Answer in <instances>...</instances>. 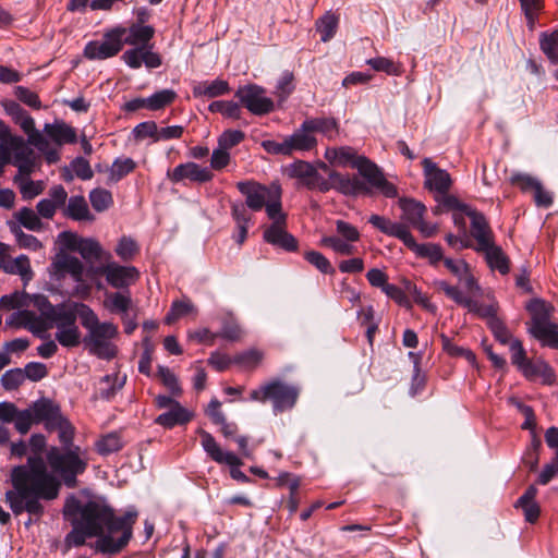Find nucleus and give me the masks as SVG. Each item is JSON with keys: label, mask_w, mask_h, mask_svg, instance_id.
I'll return each mask as SVG.
<instances>
[{"label": "nucleus", "mask_w": 558, "mask_h": 558, "mask_svg": "<svg viewBox=\"0 0 558 558\" xmlns=\"http://www.w3.org/2000/svg\"><path fill=\"white\" fill-rule=\"evenodd\" d=\"M51 447L47 462L50 473L41 458L29 457L26 464L13 466L10 472L11 489L5 492V502L15 515L27 512L39 519L45 507L41 500H53L59 496L61 481L69 488L77 485V476L88 466V452L73 444Z\"/></svg>", "instance_id": "f257e3e1"}, {"label": "nucleus", "mask_w": 558, "mask_h": 558, "mask_svg": "<svg viewBox=\"0 0 558 558\" xmlns=\"http://www.w3.org/2000/svg\"><path fill=\"white\" fill-rule=\"evenodd\" d=\"M124 27H117L104 35L102 40L89 41L84 56L89 60H105L114 57L123 47Z\"/></svg>", "instance_id": "f8f14e48"}, {"label": "nucleus", "mask_w": 558, "mask_h": 558, "mask_svg": "<svg viewBox=\"0 0 558 558\" xmlns=\"http://www.w3.org/2000/svg\"><path fill=\"white\" fill-rule=\"evenodd\" d=\"M264 207L269 219L274 222L286 223V215L281 210V187L278 183H272L271 196Z\"/></svg>", "instance_id": "a19ab883"}, {"label": "nucleus", "mask_w": 558, "mask_h": 558, "mask_svg": "<svg viewBox=\"0 0 558 558\" xmlns=\"http://www.w3.org/2000/svg\"><path fill=\"white\" fill-rule=\"evenodd\" d=\"M157 376L161 384L169 390V392L175 397L181 396L182 388L179 384L175 374L167 366L158 365Z\"/></svg>", "instance_id": "864d4df0"}, {"label": "nucleus", "mask_w": 558, "mask_h": 558, "mask_svg": "<svg viewBox=\"0 0 558 558\" xmlns=\"http://www.w3.org/2000/svg\"><path fill=\"white\" fill-rule=\"evenodd\" d=\"M135 168L136 162L132 158H117L109 170L108 180L111 183H117L125 175L134 171Z\"/></svg>", "instance_id": "09e8293b"}, {"label": "nucleus", "mask_w": 558, "mask_h": 558, "mask_svg": "<svg viewBox=\"0 0 558 558\" xmlns=\"http://www.w3.org/2000/svg\"><path fill=\"white\" fill-rule=\"evenodd\" d=\"M10 149L13 151V165L17 167L20 175H31L40 165V156L25 143L23 137H11Z\"/></svg>", "instance_id": "f3484780"}, {"label": "nucleus", "mask_w": 558, "mask_h": 558, "mask_svg": "<svg viewBox=\"0 0 558 558\" xmlns=\"http://www.w3.org/2000/svg\"><path fill=\"white\" fill-rule=\"evenodd\" d=\"M526 310L531 314L529 323V332L543 345L558 349V326L550 322L553 306L541 299L532 300Z\"/></svg>", "instance_id": "0eeeda50"}, {"label": "nucleus", "mask_w": 558, "mask_h": 558, "mask_svg": "<svg viewBox=\"0 0 558 558\" xmlns=\"http://www.w3.org/2000/svg\"><path fill=\"white\" fill-rule=\"evenodd\" d=\"M0 422L3 424L14 423V428L21 435L29 432L31 416L26 409L20 410L14 403L0 402Z\"/></svg>", "instance_id": "4be33fe9"}, {"label": "nucleus", "mask_w": 558, "mask_h": 558, "mask_svg": "<svg viewBox=\"0 0 558 558\" xmlns=\"http://www.w3.org/2000/svg\"><path fill=\"white\" fill-rule=\"evenodd\" d=\"M338 21L335 14L327 12L316 22L317 32L320 34L322 41L326 43L335 36Z\"/></svg>", "instance_id": "3c124183"}, {"label": "nucleus", "mask_w": 558, "mask_h": 558, "mask_svg": "<svg viewBox=\"0 0 558 558\" xmlns=\"http://www.w3.org/2000/svg\"><path fill=\"white\" fill-rule=\"evenodd\" d=\"M336 231L338 235L323 236L319 245L329 247L340 255H352L355 251L353 243L360 240L359 230L344 220H337Z\"/></svg>", "instance_id": "ddd939ff"}, {"label": "nucleus", "mask_w": 558, "mask_h": 558, "mask_svg": "<svg viewBox=\"0 0 558 558\" xmlns=\"http://www.w3.org/2000/svg\"><path fill=\"white\" fill-rule=\"evenodd\" d=\"M456 304L485 319L496 340L510 344L513 338L504 322L497 317L498 302L489 291H484L478 286L471 267L464 260H456Z\"/></svg>", "instance_id": "7ed1b4c3"}, {"label": "nucleus", "mask_w": 558, "mask_h": 558, "mask_svg": "<svg viewBox=\"0 0 558 558\" xmlns=\"http://www.w3.org/2000/svg\"><path fill=\"white\" fill-rule=\"evenodd\" d=\"M537 488L531 485L525 493L515 501L514 507L521 508L527 522L534 523L539 517V506L535 502Z\"/></svg>", "instance_id": "c9c22d12"}, {"label": "nucleus", "mask_w": 558, "mask_h": 558, "mask_svg": "<svg viewBox=\"0 0 558 558\" xmlns=\"http://www.w3.org/2000/svg\"><path fill=\"white\" fill-rule=\"evenodd\" d=\"M82 306L88 305L81 302L65 303L48 320V329L56 328L54 339L63 348H76L82 342V332L77 325V318L82 322Z\"/></svg>", "instance_id": "423d86ee"}, {"label": "nucleus", "mask_w": 558, "mask_h": 558, "mask_svg": "<svg viewBox=\"0 0 558 558\" xmlns=\"http://www.w3.org/2000/svg\"><path fill=\"white\" fill-rule=\"evenodd\" d=\"M137 243L131 238L123 235L116 247V254L124 262L131 260L138 253Z\"/></svg>", "instance_id": "4d7b16f0"}, {"label": "nucleus", "mask_w": 558, "mask_h": 558, "mask_svg": "<svg viewBox=\"0 0 558 558\" xmlns=\"http://www.w3.org/2000/svg\"><path fill=\"white\" fill-rule=\"evenodd\" d=\"M230 92L229 83L225 80L216 78L214 81L197 82L193 86V96L195 98H215L226 95Z\"/></svg>", "instance_id": "2f4dec72"}, {"label": "nucleus", "mask_w": 558, "mask_h": 558, "mask_svg": "<svg viewBox=\"0 0 558 558\" xmlns=\"http://www.w3.org/2000/svg\"><path fill=\"white\" fill-rule=\"evenodd\" d=\"M424 173V186L433 193L437 203L435 213H448L453 210V196L449 194L452 183L451 175L444 169H440L429 158L422 161Z\"/></svg>", "instance_id": "6e6552de"}, {"label": "nucleus", "mask_w": 558, "mask_h": 558, "mask_svg": "<svg viewBox=\"0 0 558 558\" xmlns=\"http://www.w3.org/2000/svg\"><path fill=\"white\" fill-rule=\"evenodd\" d=\"M294 75L290 71H284L276 85V94L280 99H286L294 89Z\"/></svg>", "instance_id": "774afa93"}, {"label": "nucleus", "mask_w": 558, "mask_h": 558, "mask_svg": "<svg viewBox=\"0 0 558 558\" xmlns=\"http://www.w3.org/2000/svg\"><path fill=\"white\" fill-rule=\"evenodd\" d=\"M20 325L28 329L40 339H47L48 322L33 311L24 310L19 312Z\"/></svg>", "instance_id": "72a5a7b5"}, {"label": "nucleus", "mask_w": 558, "mask_h": 558, "mask_svg": "<svg viewBox=\"0 0 558 558\" xmlns=\"http://www.w3.org/2000/svg\"><path fill=\"white\" fill-rule=\"evenodd\" d=\"M304 129L311 130L312 133H320L329 140L335 138L339 133L336 119L327 117L306 119L304 121Z\"/></svg>", "instance_id": "e433bc0d"}, {"label": "nucleus", "mask_w": 558, "mask_h": 558, "mask_svg": "<svg viewBox=\"0 0 558 558\" xmlns=\"http://www.w3.org/2000/svg\"><path fill=\"white\" fill-rule=\"evenodd\" d=\"M73 250L80 253V255L86 260V262H96L106 259H111L110 253H105L101 245L98 241L94 239H78L75 241V244L73 245Z\"/></svg>", "instance_id": "c756f323"}, {"label": "nucleus", "mask_w": 558, "mask_h": 558, "mask_svg": "<svg viewBox=\"0 0 558 558\" xmlns=\"http://www.w3.org/2000/svg\"><path fill=\"white\" fill-rule=\"evenodd\" d=\"M24 373L22 368L7 371L1 377V384L7 390H14L24 383Z\"/></svg>", "instance_id": "69168bd1"}, {"label": "nucleus", "mask_w": 558, "mask_h": 558, "mask_svg": "<svg viewBox=\"0 0 558 558\" xmlns=\"http://www.w3.org/2000/svg\"><path fill=\"white\" fill-rule=\"evenodd\" d=\"M329 177L331 179V190H336L343 195L355 196L369 193L368 186L357 177L341 174L333 170L329 171Z\"/></svg>", "instance_id": "5701e85b"}, {"label": "nucleus", "mask_w": 558, "mask_h": 558, "mask_svg": "<svg viewBox=\"0 0 558 558\" xmlns=\"http://www.w3.org/2000/svg\"><path fill=\"white\" fill-rule=\"evenodd\" d=\"M155 29L149 25L133 24L125 28L123 44L137 47H146L154 37Z\"/></svg>", "instance_id": "473e14b6"}, {"label": "nucleus", "mask_w": 558, "mask_h": 558, "mask_svg": "<svg viewBox=\"0 0 558 558\" xmlns=\"http://www.w3.org/2000/svg\"><path fill=\"white\" fill-rule=\"evenodd\" d=\"M82 326L87 330L83 342L90 354L104 360L116 356L117 348L111 342L118 335V327L114 324L101 323L90 306H82Z\"/></svg>", "instance_id": "20e7f679"}, {"label": "nucleus", "mask_w": 558, "mask_h": 558, "mask_svg": "<svg viewBox=\"0 0 558 558\" xmlns=\"http://www.w3.org/2000/svg\"><path fill=\"white\" fill-rule=\"evenodd\" d=\"M315 170L316 168L312 163L303 160L294 161L287 169L288 174L291 178L298 179L300 184L306 189L308 187V182L312 181Z\"/></svg>", "instance_id": "c03bdc74"}, {"label": "nucleus", "mask_w": 558, "mask_h": 558, "mask_svg": "<svg viewBox=\"0 0 558 558\" xmlns=\"http://www.w3.org/2000/svg\"><path fill=\"white\" fill-rule=\"evenodd\" d=\"M208 109L211 112H219L227 118L239 119L241 109L239 104L234 101L217 100L213 101Z\"/></svg>", "instance_id": "13d9d810"}, {"label": "nucleus", "mask_w": 558, "mask_h": 558, "mask_svg": "<svg viewBox=\"0 0 558 558\" xmlns=\"http://www.w3.org/2000/svg\"><path fill=\"white\" fill-rule=\"evenodd\" d=\"M11 231L20 247L32 251H38L41 248V242L36 236L23 232L20 227H11Z\"/></svg>", "instance_id": "680f3d73"}, {"label": "nucleus", "mask_w": 558, "mask_h": 558, "mask_svg": "<svg viewBox=\"0 0 558 558\" xmlns=\"http://www.w3.org/2000/svg\"><path fill=\"white\" fill-rule=\"evenodd\" d=\"M367 64L377 72H385L389 75L400 74V69L395 62L385 57H377L367 60Z\"/></svg>", "instance_id": "e2e57ef3"}, {"label": "nucleus", "mask_w": 558, "mask_h": 558, "mask_svg": "<svg viewBox=\"0 0 558 558\" xmlns=\"http://www.w3.org/2000/svg\"><path fill=\"white\" fill-rule=\"evenodd\" d=\"M132 300L129 293L111 292L106 293L105 307L111 313H128Z\"/></svg>", "instance_id": "49530a36"}, {"label": "nucleus", "mask_w": 558, "mask_h": 558, "mask_svg": "<svg viewBox=\"0 0 558 558\" xmlns=\"http://www.w3.org/2000/svg\"><path fill=\"white\" fill-rule=\"evenodd\" d=\"M511 184L518 186L522 192H534L541 182L525 173H513L510 178Z\"/></svg>", "instance_id": "0e129e2a"}, {"label": "nucleus", "mask_w": 558, "mask_h": 558, "mask_svg": "<svg viewBox=\"0 0 558 558\" xmlns=\"http://www.w3.org/2000/svg\"><path fill=\"white\" fill-rule=\"evenodd\" d=\"M522 374L529 379L543 378L545 383L554 380V372L551 367L544 361H529L521 369Z\"/></svg>", "instance_id": "ea45409f"}, {"label": "nucleus", "mask_w": 558, "mask_h": 558, "mask_svg": "<svg viewBox=\"0 0 558 558\" xmlns=\"http://www.w3.org/2000/svg\"><path fill=\"white\" fill-rule=\"evenodd\" d=\"M368 222L384 234L399 239L403 242V244L408 240V236L411 234L408 225L402 222H393L384 216L372 215L368 219Z\"/></svg>", "instance_id": "bb28decb"}, {"label": "nucleus", "mask_w": 558, "mask_h": 558, "mask_svg": "<svg viewBox=\"0 0 558 558\" xmlns=\"http://www.w3.org/2000/svg\"><path fill=\"white\" fill-rule=\"evenodd\" d=\"M288 144H290L291 154L294 150L307 151L317 145V140L313 135L311 130L304 129V122L301 124L292 135L287 137Z\"/></svg>", "instance_id": "4c0bfd02"}, {"label": "nucleus", "mask_w": 558, "mask_h": 558, "mask_svg": "<svg viewBox=\"0 0 558 558\" xmlns=\"http://www.w3.org/2000/svg\"><path fill=\"white\" fill-rule=\"evenodd\" d=\"M300 390L295 386L288 385L281 380H272L250 393V400L266 402L270 400L275 413L292 409L299 398Z\"/></svg>", "instance_id": "1a4fd4ad"}, {"label": "nucleus", "mask_w": 558, "mask_h": 558, "mask_svg": "<svg viewBox=\"0 0 558 558\" xmlns=\"http://www.w3.org/2000/svg\"><path fill=\"white\" fill-rule=\"evenodd\" d=\"M97 275H102L108 284L116 289H126L140 278V271L134 266H122L116 262L107 260L105 265L94 269Z\"/></svg>", "instance_id": "2eb2a0df"}, {"label": "nucleus", "mask_w": 558, "mask_h": 558, "mask_svg": "<svg viewBox=\"0 0 558 558\" xmlns=\"http://www.w3.org/2000/svg\"><path fill=\"white\" fill-rule=\"evenodd\" d=\"M194 310L195 307L190 300H177L172 303L165 320L167 324H172L177 319L192 313Z\"/></svg>", "instance_id": "6e6d98bb"}, {"label": "nucleus", "mask_w": 558, "mask_h": 558, "mask_svg": "<svg viewBox=\"0 0 558 558\" xmlns=\"http://www.w3.org/2000/svg\"><path fill=\"white\" fill-rule=\"evenodd\" d=\"M29 301L21 303L22 305H33L36 307L40 315L48 322L54 317V313L62 308L65 303L53 305L49 302L48 298L43 294H34L26 296Z\"/></svg>", "instance_id": "79ce46f5"}, {"label": "nucleus", "mask_w": 558, "mask_h": 558, "mask_svg": "<svg viewBox=\"0 0 558 558\" xmlns=\"http://www.w3.org/2000/svg\"><path fill=\"white\" fill-rule=\"evenodd\" d=\"M325 158L330 162L340 167L351 166L357 169L355 163L360 159H367L364 156H357L354 148L350 146H341L338 148H327L325 151Z\"/></svg>", "instance_id": "7c9ffc66"}, {"label": "nucleus", "mask_w": 558, "mask_h": 558, "mask_svg": "<svg viewBox=\"0 0 558 558\" xmlns=\"http://www.w3.org/2000/svg\"><path fill=\"white\" fill-rule=\"evenodd\" d=\"M190 412L183 408L180 403H175L174 408H171L169 411L158 415L155 418V423L171 429L177 425H183L191 421Z\"/></svg>", "instance_id": "f704fd0d"}, {"label": "nucleus", "mask_w": 558, "mask_h": 558, "mask_svg": "<svg viewBox=\"0 0 558 558\" xmlns=\"http://www.w3.org/2000/svg\"><path fill=\"white\" fill-rule=\"evenodd\" d=\"M263 357L264 355L260 351L252 349L235 355L233 361L243 367L254 368L262 362Z\"/></svg>", "instance_id": "338daca9"}, {"label": "nucleus", "mask_w": 558, "mask_h": 558, "mask_svg": "<svg viewBox=\"0 0 558 558\" xmlns=\"http://www.w3.org/2000/svg\"><path fill=\"white\" fill-rule=\"evenodd\" d=\"M168 177L173 183L186 179L192 182L205 183L210 181L214 175L209 168L202 167L195 162H186L178 165L172 172H168Z\"/></svg>", "instance_id": "aec40b11"}, {"label": "nucleus", "mask_w": 558, "mask_h": 558, "mask_svg": "<svg viewBox=\"0 0 558 558\" xmlns=\"http://www.w3.org/2000/svg\"><path fill=\"white\" fill-rule=\"evenodd\" d=\"M235 97L255 116H265L275 109L274 100L266 96V89L256 84L240 86L235 92Z\"/></svg>", "instance_id": "4468645a"}, {"label": "nucleus", "mask_w": 558, "mask_h": 558, "mask_svg": "<svg viewBox=\"0 0 558 558\" xmlns=\"http://www.w3.org/2000/svg\"><path fill=\"white\" fill-rule=\"evenodd\" d=\"M44 131L46 135L58 145L75 143L76 141L74 129L63 122L47 123Z\"/></svg>", "instance_id": "58836bf2"}, {"label": "nucleus", "mask_w": 558, "mask_h": 558, "mask_svg": "<svg viewBox=\"0 0 558 558\" xmlns=\"http://www.w3.org/2000/svg\"><path fill=\"white\" fill-rule=\"evenodd\" d=\"M264 240L288 252H293L298 248V241L292 234L287 232L286 223L272 222L264 231Z\"/></svg>", "instance_id": "b1692460"}, {"label": "nucleus", "mask_w": 558, "mask_h": 558, "mask_svg": "<svg viewBox=\"0 0 558 558\" xmlns=\"http://www.w3.org/2000/svg\"><path fill=\"white\" fill-rule=\"evenodd\" d=\"M66 216L73 220H93L94 217L90 214L87 203L83 196H72L69 199L66 211Z\"/></svg>", "instance_id": "37998d69"}, {"label": "nucleus", "mask_w": 558, "mask_h": 558, "mask_svg": "<svg viewBox=\"0 0 558 558\" xmlns=\"http://www.w3.org/2000/svg\"><path fill=\"white\" fill-rule=\"evenodd\" d=\"M236 187L245 196L244 204L253 211L262 210L272 192V183L266 186L255 181L238 182Z\"/></svg>", "instance_id": "6ab92c4d"}, {"label": "nucleus", "mask_w": 558, "mask_h": 558, "mask_svg": "<svg viewBox=\"0 0 558 558\" xmlns=\"http://www.w3.org/2000/svg\"><path fill=\"white\" fill-rule=\"evenodd\" d=\"M198 434L201 436V445L211 460L219 464L229 465L230 476L233 480L241 483L250 482V477L239 469L243 462L235 453L222 450L210 433L199 429Z\"/></svg>", "instance_id": "9d476101"}, {"label": "nucleus", "mask_w": 558, "mask_h": 558, "mask_svg": "<svg viewBox=\"0 0 558 558\" xmlns=\"http://www.w3.org/2000/svg\"><path fill=\"white\" fill-rule=\"evenodd\" d=\"M359 173L374 187L378 189L386 197L393 198L398 195L397 187L386 180L379 168L369 159H360L357 163Z\"/></svg>", "instance_id": "a211bd4d"}, {"label": "nucleus", "mask_w": 558, "mask_h": 558, "mask_svg": "<svg viewBox=\"0 0 558 558\" xmlns=\"http://www.w3.org/2000/svg\"><path fill=\"white\" fill-rule=\"evenodd\" d=\"M31 416L29 429L34 424L43 423L48 432L58 430L61 444H70L74 438V427L62 414L60 405L49 399L40 398L26 409Z\"/></svg>", "instance_id": "39448f33"}, {"label": "nucleus", "mask_w": 558, "mask_h": 558, "mask_svg": "<svg viewBox=\"0 0 558 558\" xmlns=\"http://www.w3.org/2000/svg\"><path fill=\"white\" fill-rule=\"evenodd\" d=\"M89 201L93 208L100 213L109 208L112 204V195L104 189H95L89 193Z\"/></svg>", "instance_id": "bf43d9fd"}, {"label": "nucleus", "mask_w": 558, "mask_h": 558, "mask_svg": "<svg viewBox=\"0 0 558 558\" xmlns=\"http://www.w3.org/2000/svg\"><path fill=\"white\" fill-rule=\"evenodd\" d=\"M126 381V376H120L119 373L106 375L102 383L108 384L107 388L100 390V397L105 400H111L116 393L123 388Z\"/></svg>", "instance_id": "603ef678"}, {"label": "nucleus", "mask_w": 558, "mask_h": 558, "mask_svg": "<svg viewBox=\"0 0 558 558\" xmlns=\"http://www.w3.org/2000/svg\"><path fill=\"white\" fill-rule=\"evenodd\" d=\"M123 61L132 69H140L145 64L148 69H156L161 65V58L151 50V46L129 49L122 54Z\"/></svg>", "instance_id": "412c9836"}, {"label": "nucleus", "mask_w": 558, "mask_h": 558, "mask_svg": "<svg viewBox=\"0 0 558 558\" xmlns=\"http://www.w3.org/2000/svg\"><path fill=\"white\" fill-rule=\"evenodd\" d=\"M137 511L128 510L117 517L108 505L95 500L82 504L76 497L66 498L63 515L72 524V531L65 536L68 547H78L85 544L87 537H97L95 548L106 555L120 553L133 535V525Z\"/></svg>", "instance_id": "f03ea898"}, {"label": "nucleus", "mask_w": 558, "mask_h": 558, "mask_svg": "<svg viewBox=\"0 0 558 558\" xmlns=\"http://www.w3.org/2000/svg\"><path fill=\"white\" fill-rule=\"evenodd\" d=\"M399 206L402 210V220L407 221L409 226L417 229L425 238L433 236L436 232V225H432L424 220L426 207L421 202L412 198H400Z\"/></svg>", "instance_id": "dca6fc26"}, {"label": "nucleus", "mask_w": 558, "mask_h": 558, "mask_svg": "<svg viewBox=\"0 0 558 558\" xmlns=\"http://www.w3.org/2000/svg\"><path fill=\"white\" fill-rule=\"evenodd\" d=\"M304 258L315 268L323 274H335V268L331 266L328 258H326L320 252L307 251L304 253Z\"/></svg>", "instance_id": "052dcab7"}, {"label": "nucleus", "mask_w": 558, "mask_h": 558, "mask_svg": "<svg viewBox=\"0 0 558 558\" xmlns=\"http://www.w3.org/2000/svg\"><path fill=\"white\" fill-rule=\"evenodd\" d=\"M51 267L57 279H61L69 274L76 282L83 280L84 266L77 257L66 254L60 255L53 260Z\"/></svg>", "instance_id": "393cba45"}, {"label": "nucleus", "mask_w": 558, "mask_h": 558, "mask_svg": "<svg viewBox=\"0 0 558 558\" xmlns=\"http://www.w3.org/2000/svg\"><path fill=\"white\" fill-rule=\"evenodd\" d=\"M123 442L118 433H109L96 442V450L101 456H108L121 450Z\"/></svg>", "instance_id": "8fccbe9b"}, {"label": "nucleus", "mask_w": 558, "mask_h": 558, "mask_svg": "<svg viewBox=\"0 0 558 558\" xmlns=\"http://www.w3.org/2000/svg\"><path fill=\"white\" fill-rule=\"evenodd\" d=\"M459 216H466L470 219V233L476 242L474 247H483L495 241L494 232L485 216L456 198V225Z\"/></svg>", "instance_id": "9b49d317"}, {"label": "nucleus", "mask_w": 558, "mask_h": 558, "mask_svg": "<svg viewBox=\"0 0 558 558\" xmlns=\"http://www.w3.org/2000/svg\"><path fill=\"white\" fill-rule=\"evenodd\" d=\"M0 269L9 275L20 276L24 284H27L34 278L31 260L24 254L16 257H12L10 254L5 262L2 263Z\"/></svg>", "instance_id": "cd10ccee"}, {"label": "nucleus", "mask_w": 558, "mask_h": 558, "mask_svg": "<svg viewBox=\"0 0 558 558\" xmlns=\"http://www.w3.org/2000/svg\"><path fill=\"white\" fill-rule=\"evenodd\" d=\"M474 250L477 253L484 254L490 269L497 270L501 275H507L510 271V259L495 241L483 247H474Z\"/></svg>", "instance_id": "a878e982"}, {"label": "nucleus", "mask_w": 558, "mask_h": 558, "mask_svg": "<svg viewBox=\"0 0 558 558\" xmlns=\"http://www.w3.org/2000/svg\"><path fill=\"white\" fill-rule=\"evenodd\" d=\"M177 94L172 89H161L146 98L147 109L160 110L173 102Z\"/></svg>", "instance_id": "5fc2aeb1"}, {"label": "nucleus", "mask_w": 558, "mask_h": 558, "mask_svg": "<svg viewBox=\"0 0 558 558\" xmlns=\"http://www.w3.org/2000/svg\"><path fill=\"white\" fill-rule=\"evenodd\" d=\"M16 221L31 231H40L44 228V223L40 220L38 214L29 207H22L14 213Z\"/></svg>", "instance_id": "de8ad7c7"}, {"label": "nucleus", "mask_w": 558, "mask_h": 558, "mask_svg": "<svg viewBox=\"0 0 558 558\" xmlns=\"http://www.w3.org/2000/svg\"><path fill=\"white\" fill-rule=\"evenodd\" d=\"M14 182L20 189V193L24 199H32L41 194L45 190L43 181H33L29 175H16Z\"/></svg>", "instance_id": "a18cd8bd"}, {"label": "nucleus", "mask_w": 558, "mask_h": 558, "mask_svg": "<svg viewBox=\"0 0 558 558\" xmlns=\"http://www.w3.org/2000/svg\"><path fill=\"white\" fill-rule=\"evenodd\" d=\"M404 245L417 257L428 259L429 263L434 266H436L444 258V253L440 245L434 243L418 244L416 243L412 233L410 236H408Z\"/></svg>", "instance_id": "c85d7f7f"}]
</instances>
